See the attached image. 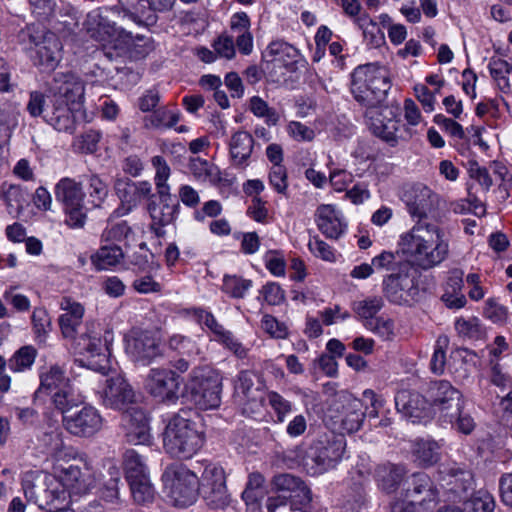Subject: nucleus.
I'll use <instances>...</instances> for the list:
<instances>
[{
	"label": "nucleus",
	"instance_id": "nucleus-35",
	"mask_svg": "<svg viewBox=\"0 0 512 512\" xmlns=\"http://www.w3.org/2000/svg\"><path fill=\"white\" fill-rule=\"evenodd\" d=\"M64 371L57 365L51 366L48 371L40 376V386L35 392L36 397L42 394L52 395L53 392L62 389L70 383Z\"/></svg>",
	"mask_w": 512,
	"mask_h": 512
},
{
	"label": "nucleus",
	"instance_id": "nucleus-15",
	"mask_svg": "<svg viewBox=\"0 0 512 512\" xmlns=\"http://www.w3.org/2000/svg\"><path fill=\"white\" fill-rule=\"evenodd\" d=\"M100 397L105 407L122 412L131 409L135 403V393L132 386L120 375L106 380Z\"/></svg>",
	"mask_w": 512,
	"mask_h": 512
},
{
	"label": "nucleus",
	"instance_id": "nucleus-34",
	"mask_svg": "<svg viewBox=\"0 0 512 512\" xmlns=\"http://www.w3.org/2000/svg\"><path fill=\"white\" fill-rule=\"evenodd\" d=\"M373 471V464L370 457L366 454L359 455L355 466L350 472V485L351 489L357 496L361 497L364 492L365 486L370 480Z\"/></svg>",
	"mask_w": 512,
	"mask_h": 512
},
{
	"label": "nucleus",
	"instance_id": "nucleus-61",
	"mask_svg": "<svg viewBox=\"0 0 512 512\" xmlns=\"http://www.w3.org/2000/svg\"><path fill=\"white\" fill-rule=\"evenodd\" d=\"M455 329L459 335L470 339H478L482 335L481 325L477 318H459L455 322Z\"/></svg>",
	"mask_w": 512,
	"mask_h": 512
},
{
	"label": "nucleus",
	"instance_id": "nucleus-56",
	"mask_svg": "<svg viewBox=\"0 0 512 512\" xmlns=\"http://www.w3.org/2000/svg\"><path fill=\"white\" fill-rule=\"evenodd\" d=\"M87 191L93 207H99L108 194L107 185L97 175L89 177Z\"/></svg>",
	"mask_w": 512,
	"mask_h": 512
},
{
	"label": "nucleus",
	"instance_id": "nucleus-36",
	"mask_svg": "<svg viewBox=\"0 0 512 512\" xmlns=\"http://www.w3.org/2000/svg\"><path fill=\"white\" fill-rule=\"evenodd\" d=\"M440 444L433 439H418L414 442L412 453L421 466H431L440 459Z\"/></svg>",
	"mask_w": 512,
	"mask_h": 512
},
{
	"label": "nucleus",
	"instance_id": "nucleus-45",
	"mask_svg": "<svg viewBox=\"0 0 512 512\" xmlns=\"http://www.w3.org/2000/svg\"><path fill=\"white\" fill-rule=\"evenodd\" d=\"M68 496L66 489L58 483L57 486L49 487L44 491L45 503L40 504V507L56 512L69 511L64 508Z\"/></svg>",
	"mask_w": 512,
	"mask_h": 512
},
{
	"label": "nucleus",
	"instance_id": "nucleus-16",
	"mask_svg": "<svg viewBox=\"0 0 512 512\" xmlns=\"http://www.w3.org/2000/svg\"><path fill=\"white\" fill-rule=\"evenodd\" d=\"M187 313L201 326L206 327L213 335V340L221 343L229 350L233 351L238 357L246 356V350L242 347L233 333L226 330L223 325L218 323L214 315L202 308H192Z\"/></svg>",
	"mask_w": 512,
	"mask_h": 512
},
{
	"label": "nucleus",
	"instance_id": "nucleus-37",
	"mask_svg": "<svg viewBox=\"0 0 512 512\" xmlns=\"http://www.w3.org/2000/svg\"><path fill=\"white\" fill-rule=\"evenodd\" d=\"M55 196L64 207L80 205L83 202V193L79 183L71 178L61 179L55 187Z\"/></svg>",
	"mask_w": 512,
	"mask_h": 512
},
{
	"label": "nucleus",
	"instance_id": "nucleus-55",
	"mask_svg": "<svg viewBox=\"0 0 512 512\" xmlns=\"http://www.w3.org/2000/svg\"><path fill=\"white\" fill-rule=\"evenodd\" d=\"M356 23L363 30L364 37L369 41L371 45L379 46L383 42L384 35L381 32L379 26L367 15L358 17Z\"/></svg>",
	"mask_w": 512,
	"mask_h": 512
},
{
	"label": "nucleus",
	"instance_id": "nucleus-59",
	"mask_svg": "<svg viewBox=\"0 0 512 512\" xmlns=\"http://www.w3.org/2000/svg\"><path fill=\"white\" fill-rule=\"evenodd\" d=\"M290 507L292 510L311 512L312 493L304 484L296 492L290 494Z\"/></svg>",
	"mask_w": 512,
	"mask_h": 512
},
{
	"label": "nucleus",
	"instance_id": "nucleus-1",
	"mask_svg": "<svg viewBox=\"0 0 512 512\" xmlns=\"http://www.w3.org/2000/svg\"><path fill=\"white\" fill-rule=\"evenodd\" d=\"M398 245L408 260L423 270L440 265L449 254L444 231L437 224L426 221H418L402 234Z\"/></svg>",
	"mask_w": 512,
	"mask_h": 512
},
{
	"label": "nucleus",
	"instance_id": "nucleus-44",
	"mask_svg": "<svg viewBox=\"0 0 512 512\" xmlns=\"http://www.w3.org/2000/svg\"><path fill=\"white\" fill-rule=\"evenodd\" d=\"M188 167L192 175L199 181L214 182L219 179L217 167L200 157H192Z\"/></svg>",
	"mask_w": 512,
	"mask_h": 512
},
{
	"label": "nucleus",
	"instance_id": "nucleus-2",
	"mask_svg": "<svg viewBox=\"0 0 512 512\" xmlns=\"http://www.w3.org/2000/svg\"><path fill=\"white\" fill-rule=\"evenodd\" d=\"M300 50L283 39L271 41L261 53V72L270 83L284 85L288 75L306 65Z\"/></svg>",
	"mask_w": 512,
	"mask_h": 512
},
{
	"label": "nucleus",
	"instance_id": "nucleus-32",
	"mask_svg": "<svg viewBox=\"0 0 512 512\" xmlns=\"http://www.w3.org/2000/svg\"><path fill=\"white\" fill-rule=\"evenodd\" d=\"M255 376L254 371H241L235 384V394L238 403L242 405V413L251 418L255 413V402L253 397Z\"/></svg>",
	"mask_w": 512,
	"mask_h": 512
},
{
	"label": "nucleus",
	"instance_id": "nucleus-12",
	"mask_svg": "<svg viewBox=\"0 0 512 512\" xmlns=\"http://www.w3.org/2000/svg\"><path fill=\"white\" fill-rule=\"evenodd\" d=\"M125 340L126 353L137 364L147 366L153 360L162 356L160 341L150 331H132Z\"/></svg>",
	"mask_w": 512,
	"mask_h": 512
},
{
	"label": "nucleus",
	"instance_id": "nucleus-20",
	"mask_svg": "<svg viewBox=\"0 0 512 512\" xmlns=\"http://www.w3.org/2000/svg\"><path fill=\"white\" fill-rule=\"evenodd\" d=\"M402 200L412 217L422 219L435 208L438 195L425 184L415 183L404 190Z\"/></svg>",
	"mask_w": 512,
	"mask_h": 512
},
{
	"label": "nucleus",
	"instance_id": "nucleus-48",
	"mask_svg": "<svg viewBox=\"0 0 512 512\" xmlns=\"http://www.w3.org/2000/svg\"><path fill=\"white\" fill-rule=\"evenodd\" d=\"M114 188L121 202L127 206V210L139 204L135 182L129 178H117Z\"/></svg>",
	"mask_w": 512,
	"mask_h": 512
},
{
	"label": "nucleus",
	"instance_id": "nucleus-46",
	"mask_svg": "<svg viewBox=\"0 0 512 512\" xmlns=\"http://www.w3.org/2000/svg\"><path fill=\"white\" fill-rule=\"evenodd\" d=\"M494 497L487 491L479 490L464 502L462 512H493Z\"/></svg>",
	"mask_w": 512,
	"mask_h": 512
},
{
	"label": "nucleus",
	"instance_id": "nucleus-18",
	"mask_svg": "<svg viewBox=\"0 0 512 512\" xmlns=\"http://www.w3.org/2000/svg\"><path fill=\"white\" fill-rule=\"evenodd\" d=\"M121 426L128 443L132 445H149L150 427L145 411L140 407L127 409L121 415Z\"/></svg>",
	"mask_w": 512,
	"mask_h": 512
},
{
	"label": "nucleus",
	"instance_id": "nucleus-28",
	"mask_svg": "<svg viewBox=\"0 0 512 512\" xmlns=\"http://www.w3.org/2000/svg\"><path fill=\"white\" fill-rule=\"evenodd\" d=\"M366 117L369 119V127L372 133L389 143L391 146H395L398 143L399 136V122L391 118L383 117L376 108L368 109Z\"/></svg>",
	"mask_w": 512,
	"mask_h": 512
},
{
	"label": "nucleus",
	"instance_id": "nucleus-60",
	"mask_svg": "<svg viewBox=\"0 0 512 512\" xmlns=\"http://www.w3.org/2000/svg\"><path fill=\"white\" fill-rule=\"evenodd\" d=\"M180 119L178 113L166 108H159L150 116V123L156 128H172Z\"/></svg>",
	"mask_w": 512,
	"mask_h": 512
},
{
	"label": "nucleus",
	"instance_id": "nucleus-29",
	"mask_svg": "<svg viewBox=\"0 0 512 512\" xmlns=\"http://www.w3.org/2000/svg\"><path fill=\"white\" fill-rule=\"evenodd\" d=\"M406 470L404 466L390 462L379 464L374 469L377 487L384 493H394L400 486Z\"/></svg>",
	"mask_w": 512,
	"mask_h": 512
},
{
	"label": "nucleus",
	"instance_id": "nucleus-25",
	"mask_svg": "<svg viewBox=\"0 0 512 512\" xmlns=\"http://www.w3.org/2000/svg\"><path fill=\"white\" fill-rule=\"evenodd\" d=\"M315 221L327 238L338 239L346 230L341 213L333 205H320L315 212Z\"/></svg>",
	"mask_w": 512,
	"mask_h": 512
},
{
	"label": "nucleus",
	"instance_id": "nucleus-42",
	"mask_svg": "<svg viewBox=\"0 0 512 512\" xmlns=\"http://www.w3.org/2000/svg\"><path fill=\"white\" fill-rule=\"evenodd\" d=\"M488 69L498 88L504 93L508 92L510 90L508 75L512 72V65L499 57H491Z\"/></svg>",
	"mask_w": 512,
	"mask_h": 512
},
{
	"label": "nucleus",
	"instance_id": "nucleus-38",
	"mask_svg": "<svg viewBox=\"0 0 512 512\" xmlns=\"http://www.w3.org/2000/svg\"><path fill=\"white\" fill-rule=\"evenodd\" d=\"M441 419L450 423L455 430L465 435L470 434L476 426L474 418L464 408V401L451 411L445 412Z\"/></svg>",
	"mask_w": 512,
	"mask_h": 512
},
{
	"label": "nucleus",
	"instance_id": "nucleus-14",
	"mask_svg": "<svg viewBox=\"0 0 512 512\" xmlns=\"http://www.w3.org/2000/svg\"><path fill=\"white\" fill-rule=\"evenodd\" d=\"M145 386L152 396L174 403L178 399L180 376L171 369L153 368L147 375Z\"/></svg>",
	"mask_w": 512,
	"mask_h": 512
},
{
	"label": "nucleus",
	"instance_id": "nucleus-13",
	"mask_svg": "<svg viewBox=\"0 0 512 512\" xmlns=\"http://www.w3.org/2000/svg\"><path fill=\"white\" fill-rule=\"evenodd\" d=\"M331 418L335 424L347 433H354L360 429L365 419L364 406L361 400L344 394L339 396L330 408Z\"/></svg>",
	"mask_w": 512,
	"mask_h": 512
},
{
	"label": "nucleus",
	"instance_id": "nucleus-26",
	"mask_svg": "<svg viewBox=\"0 0 512 512\" xmlns=\"http://www.w3.org/2000/svg\"><path fill=\"white\" fill-rule=\"evenodd\" d=\"M429 402L420 393L401 390L395 396L396 409L409 418L422 419L429 415Z\"/></svg>",
	"mask_w": 512,
	"mask_h": 512
},
{
	"label": "nucleus",
	"instance_id": "nucleus-11",
	"mask_svg": "<svg viewBox=\"0 0 512 512\" xmlns=\"http://www.w3.org/2000/svg\"><path fill=\"white\" fill-rule=\"evenodd\" d=\"M199 493L208 506L224 509L231 502V495L226 486L225 471L220 466H207L202 474Z\"/></svg>",
	"mask_w": 512,
	"mask_h": 512
},
{
	"label": "nucleus",
	"instance_id": "nucleus-40",
	"mask_svg": "<svg viewBox=\"0 0 512 512\" xmlns=\"http://www.w3.org/2000/svg\"><path fill=\"white\" fill-rule=\"evenodd\" d=\"M384 300L381 296H368L352 303V310L362 321L363 325L373 320L376 314L383 308Z\"/></svg>",
	"mask_w": 512,
	"mask_h": 512
},
{
	"label": "nucleus",
	"instance_id": "nucleus-22",
	"mask_svg": "<svg viewBox=\"0 0 512 512\" xmlns=\"http://www.w3.org/2000/svg\"><path fill=\"white\" fill-rule=\"evenodd\" d=\"M63 423L71 434L90 437L101 429L103 420L97 409L92 406H84L74 414L64 415Z\"/></svg>",
	"mask_w": 512,
	"mask_h": 512
},
{
	"label": "nucleus",
	"instance_id": "nucleus-4",
	"mask_svg": "<svg viewBox=\"0 0 512 512\" xmlns=\"http://www.w3.org/2000/svg\"><path fill=\"white\" fill-rule=\"evenodd\" d=\"M346 446L343 434H326L314 441L305 452L297 449L295 454L301 457L299 464L303 469L316 476L334 469L342 461Z\"/></svg>",
	"mask_w": 512,
	"mask_h": 512
},
{
	"label": "nucleus",
	"instance_id": "nucleus-33",
	"mask_svg": "<svg viewBox=\"0 0 512 512\" xmlns=\"http://www.w3.org/2000/svg\"><path fill=\"white\" fill-rule=\"evenodd\" d=\"M229 147L233 165L245 168L254 148L252 135L245 131L235 133L231 138Z\"/></svg>",
	"mask_w": 512,
	"mask_h": 512
},
{
	"label": "nucleus",
	"instance_id": "nucleus-62",
	"mask_svg": "<svg viewBox=\"0 0 512 512\" xmlns=\"http://www.w3.org/2000/svg\"><path fill=\"white\" fill-rule=\"evenodd\" d=\"M65 210V223L72 229L83 228L86 223V210L83 203L80 205H73L71 207H64Z\"/></svg>",
	"mask_w": 512,
	"mask_h": 512
},
{
	"label": "nucleus",
	"instance_id": "nucleus-63",
	"mask_svg": "<svg viewBox=\"0 0 512 512\" xmlns=\"http://www.w3.org/2000/svg\"><path fill=\"white\" fill-rule=\"evenodd\" d=\"M274 487L280 491H288L290 494L296 492L305 483L292 474H279L273 478Z\"/></svg>",
	"mask_w": 512,
	"mask_h": 512
},
{
	"label": "nucleus",
	"instance_id": "nucleus-39",
	"mask_svg": "<svg viewBox=\"0 0 512 512\" xmlns=\"http://www.w3.org/2000/svg\"><path fill=\"white\" fill-rule=\"evenodd\" d=\"M123 258L124 253L121 247L104 245L91 256V262L97 270H106L119 264Z\"/></svg>",
	"mask_w": 512,
	"mask_h": 512
},
{
	"label": "nucleus",
	"instance_id": "nucleus-5",
	"mask_svg": "<svg viewBox=\"0 0 512 512\" xmlns=\"http://www.w3.org/2000/svg\"><path fill=\"white\" fill-rule=\"evenodd\" d=\"M187 411L175 414L168 422L163 438L165 451L174 458L190 459L203 446L204 435L197 424L186 417Z\"/></svg>",
	"mask_w": 512,
	"mask_h": 512
},
{
	"label": "nucleus",
	"instance_id": "nucleus-9",
	"mask_svg": "<svg viewBox=\"0 0 512 512\" xmlns=\"http://www.w3.org/2000/svg\"><path fill=\"white\" fill-rule=\"evenodd\" d=\"M166 497L174 506L186 507L194 503L199 493V478L182 463L168 465L162 474Z\"/></svg>",
	"mask_w": 512,
	"mask_h": 512
},
{
	"label": "nucleus",
	"instance_id": "nucleus-54",
	"mask_svg": "<svg viewBox=\"0 0 512 512\" xmlns=\"http://www.w3.org/2000/svg\"><path fill=\"white\" fill-rule=\"evenodd\" d=\"M151 162L156 170L154 180L157 192L170 191V186L167 184V181L170 177L171 170L166 160L162 156L157 155L152 158Z\"/></svg>",
	"mask_w": 512,
	"mask_h": 512
},
{
	"label": "nucleus",
	"instance_id": "nucleus-64",
	"mask_svg": "<svg viewBox=\"0 0 512 512\" xmlns=\"http://www.w3.org/2000/svg\"><path fill=\"white\" fill-rule=\"evenodd\" d=\"M131 232L130 227L125 221H121L115 224H108L104 229L101 238L103 241H121L125 239Z\"/></svg>",
	"mask_w": 512,
	"mask_h": 512
},
{
	"label": "nucleus",
	"instance_id": "nucleus-7",
	"mask_svg": "<svg viewBox=\"0 0 512 512\" xmlns=\"http://www.w3.org/2000/svg\"><path fill=\"white\" fill-rule=\"evenodd\" d=\"M22 42L30 44L35 54L32 60L41 71L50 72L56 69L62 59V43L59 37L44 27L30 25L19 34Z\"/></svg>",
	"mask_w": 512,
	"mask_h": 512
},
{
	"label": "nucleus",
	"instance_id": "nucleus-19",
	"mask_svg": "<svg viewBox=\"0 0 512 512\" xmlns=\"http://www.w3.org/2000/svg\"><path fill=\"white\" fill-rule=\"evenodd\" d=\"M385 297L394 304H410L419 295V288L408 274H390L383 280Z\"/></svg>",
	"mask_w": 512,
	"mask_h": 512
},
{
	"label": "nucleus",
	"instance_id": "nucleus-53",
	"mask_svg": "<svg viewBox=\"0 0 512 512\" xmlns=\"http://www.w3.org/2000/svg\"><path fill=\"white\" fill-rule=\"evenodd\" d=\"M36 350L32 346L21 347L8 361V367L14 372L30 368L34 363Z\"/></svg>",
	"mask_w": 512,
	"mask_h": 512
},
{
	"label": "nucleus",
	"instance_id": "nucleus-57",
	"mask_svg": "<svg viewBox=\"0 0 512 512\" xmlns=\"http://www.w3.org/2000/svg\"><path fill=\"white\" fill-rule=\"evenodd\" d=\"M364 327L383 340H391L394 336V322L391 319L376 317L369 320Z\"/></svg>",
	"mask_w": 512,
	"mask_h": 512
},
{
	"label": "nucleus",
	"instance_id": "nucleus-3",
	"mask_svg": "<svg viewBox=\"0 0 512 512\" xmlns=\"http://www.w3.org/2000/svg\"><path fill=\"white\" fill-rule=\"evenodd\" d=\"M390 88L389 72L378 63L359 65L351 74V93L358 103L368 109L377 108Z\"/></svg>",
	"mask_w": 512,
	"mask_h": 512
},
{
	"label": "nucleus",
	"instance_id": "nucleus-50",
	"mask_svg": "<svg viewBox=\"0 0 512 512\" xmlns=\"http://www.w3.org/2000/svg\"><path fill=\"white\" fill-rule=\"evenodd\" d=\"M261 402L263 405L267 404L273 409L277 417L276 422L278 423H283L286 415L292 411V403L274 391L268 392Z\"/></svg>",
	"mask_w": 512,
	"mask_h": 512
},
{
	"label": "nucleus",
	"instance_id": "nucleus-49",
	"mask_svg": "<svg viewBox=\"0 0 512 512\" xmlns=\"http://www.w3.org/2000/svg\"><path fill=\"white\" fill-rule=\"evenodd\" d=\"M108 479H105L99 488L100 497L106 502H115L119 498V483L121 473L117 467H110Z\"/></svg>",
	"mask_w": 512,
	"mask_h": 512
},
{
	"label": "nucleus",
	"instance_id": "nucleus-21",
	"mask_svg": "<svg viewBox=\"0 0 512 512\" xmlns=\"http://www.w3.org/2000/svg\"><path fill=\"white\" fill-rule=\"evenodd\" d=\"M179 202L173 197L170 191L157 192V196H153L148 202L147 210L152 219V227L155 228L159 235L158 229L173 223L179 212Z\"/></svg>",
	"mask_w": 512,
	"mask_h": 512
},
{
	"label": "nucleus",
	"instance_id": "nucleus-8",
	"mask_svg": "<svg viewBox=\"0 0 512 512\" xmlns=\"http://www.w3.org/2000/svg\"><path fill=\"white\" fill-rule=\"evenodd\" d=\"M113 335L101 329L94 323L87 324L86 331L77 339V346L84 358L80 362L89 369L106 374L110 368V345Z\"/></svg>",
	"mask_w": 512,
	"mask_h": 512
},
{
	"label": "nucleus",
	"instance_id": "nucleus-27",
	"mask_svg": "<svg viewBox=\"0 0 512 512\" xmlns=\"http://www.w3.org/2000/svg\"><path fill=\"white\" fill-rule=\"evenodd\" d=\"M60 308L64 311L58 320L62 334L65 338H75L82 324L84 307L71 298L64 297L61 299Z\"/></svg>",
	"mask_w": 512,
	"mask_h": 512
},
{
	"label": "nucleus",
	"instance_id": "nucleus-47",
	"mask_svg": "<svg viewBox=\"0 0 512 512\" xmlns=\"http://www.w3.org/2000/svg\"><path fill=\"white\" fill-rule=\"evenodd\" d=\"M167 343L171 350L187 357L199 356L202 353L197 342L189 336L173 334L169 337Z\"/></svg>",
	"mask_w": 512,
	"mask_h": 512
},
{
	"label": "nucleus",
	"instance_id": "nucleus-17",
	"mask_svg": "<svg viewBox=\"0 0 512 512\" xmlns=\"http://www.w3.org/2000/svg\"><path fill=\"white\" fill-rule=\"evenodd\" d=\"M404 496L427 512L437 504L438 490L426 473H414L407 482Z\"/></svg>",
	"mask_w": 512,
	"mask_h": 512
},
{
	"label": "nucleus",
	"instance_id": "nucleus-30",
	"mask_svg": "<svg viewBox=\"0 0 512 512\" xmlns=\"http://www.w3.org/2000/svg\"><path fill=\"white\" fill-rule=\"evenodd\" d=\"M439 474L442 485L458 496L472 488L471 473L454 464L442 465Z\"/></svg>",
	"mask_w": 512,
	"mask_h": 512
},
{
	"label": "nucleus",
	"instance_id": "nucleus-51",
	"mask_svg": "<svg viewBox=\"0 0 512 512\" xmlns=\"http://www.w3.org/2000/svg\"><path fill=\"white\" fill-rule=\"evenodd\" d=\"M132 497L138 504H146L154 498V488L149 476L129 482Z\"/></svg>",
	"mask_w": 512,
	"mask_h": 512
},
{
	"label": "nucleus",
	"instance_id": "nucleus-41",
	"mask_svg": "<svg viewBox=\"0 0 512 512\" xmlns=\"http://www.w3.org/2000/svg\"><path fill=\"white\" fill-rule=\"evenodd\" d=\"M50 396L54 407L63 414L83 402V398L77 393L71 382L62 389L53 392Z\"/></svg>",
	"mask_w": 512,
	"mask_h": 512
},
{
	"label": "nucleus",
	"instance_id": "nucleus-31",
	"mask_svg": "<svg viewBox=\"0 0 512 512\" xmlns=\"http://www.w3.org/2000/svg\"><path fill=\"white\" fill-rule=\"evenodd\" d=\"M95 484L92 471L88 467L70 465L64 470L62 486L74 494L87 493Z\"/></svg>",
	"mask_w": 512,
	"mask_h": 512
},
{
	"label": "nucleus",
	"instance_id": "nucleus-6",
	"mask_svg": "<svg viewBox=\"0 0 512 512\" xmlns=\"http://www.w3.org/2000/svg\"><path fill=\"white\" fill-rule=\"evenodd\" d=\"M71 102L43 94L38 91L30 93L27 110L32 117L43 119L59 132L73 133L75 119Z\"/></svg>",
	"mask_w": 512,
	"mask_h": 512
},
{
	"label": "nucleus",
	"instance_id": "nucleus-52",
	"mask_svg": "<svg viewBox=\"0 0 512 512\" xmlns=\"http://www.w3.org/2000/svg\"><path fill=\"white\" fill-rule=\"evenodd\" d=\"M252 286V280L243 279L236 275H225L222 289L234 298H242Z\"/></svg>",
	"mask_w": 512,
	"mask_h": 512
},
{
	"label": "nucleus",
	"instance_id": "nucleus-58",
	"mask_svg": "<svg viewBox=\"0 0 512 512\" xmlns=\"http://www.w3.org/2000/svg\"><path fill=\"white\" fill-rule=\"evenodd\" d=\"M262 329L274 339H285L288 336V327L272 315L265 314L261 321Z\"/></svg>",
	"mask_w": 512,
	"mask_h": 512
},
{
	"label": "nucleus",
	"instance_id": "nucleus-24",
	"mask_svg": "<svg viewBox=\"0 0 512 512\" xmlns=\"http://www.w3.org/2000/svg\"><path fill=\"white\" fill-rule=\"evenodd\" d=\"M427 397L430 404L438 408L441 418L445 412L451 411L463 402L461 392L446 380L431 382L427 389Z\"/></svg>",
	"mask_w": 512,
	"mask_h": 512
},
{
	"label": "nucleus",
	"instance_id": "nucleus-10",
	"mask_svg": "<svg viewBox=\"0 0 512 512\" xmlns=\"http://www.w3.org/2000/svg\"><path fill=\"white\" fill-rule=\"evenodd\" d=\"M222 381L220 375L206 367L192 370L185 385V396L201 410L220 406Z\"/></svg>",
	"mask_w": 512,
	"mask_h": 512
},
{
	"label": "nucleus",
	"instance_id": "nucleus-23",
	"mask_svg": "<svg viewBox=\"0 0 512 512\" xmlns=\"http://www.w3.org/2000/svg\"><path fill=\"white\" fill-rule=\"evenodd\" d=\"M84 92V83L77 75L72 72H57L47 94L79 106L84 99Z\"/></svg>",
	"mask_w": 512,
	"mask_h": 512
},
{
	"label": "nucleus",
	"instance_id": "nucleus-43",
	"mask_svg": "<svg viewBox=\"0 0 512 512\" xmlns=\"http://www.w3.org/2000/svg\"><path fill=\"white\" fill-rule=\"evenodd\" d=\"M124 468L128 483L149 476L142 457L133 449L124 454Z\"/></svg>",
	"mask_w": 512,
	"mask_h": 512
}]
</instances>
